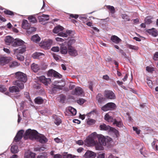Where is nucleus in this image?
<instances>
[{
    "label": "nucleus",
    "mask_w": 158,
    "mask_h": 158,
    "mask_svg": "<svg viewBox=\"0 0 158 158\" xmlns=\"http://www.w3.org/2000/svg\"><path fill=\"white\" fill-rule=\"evenodd\" d=\"M10 76L12 77H14L17 79V80L13 82V85L18 86L20 89L24 88V84L22 82L25 83L27 81V77L25 74L18 72L11 74Z\"/></svg>",
    "instance_id": "obj_1"
},
{
    "label": "nucleus",
    "mask_w": 158,
    "mask_h": 158,
    "mask_svg": "<svg viewBox=\"0 0 158 158\" xmlns=\"http://www.w3.org/2000/svg\"><path fill=\"white\" fill-rule=\"evenodd\" d=\"M98 135L96 132L92 133L84 140L85 144L88 146H94L95 144V139L98 138Z\"/></svg>",
    "instance_id": "obj_2"
},
{
    "label": "nucleus",
    "mask_w": 158,
    "mask_h": 158,
    "mask_svg": "<svg viewBox=\"0 0 158 158\" xmlns=\"http://www.w3.org/2000/svg\"><path fill=\"white\" fill-rule=\"evenodd\" d=\"M38 133L35 130H31V129L27 130L25 133L24 138L26 139L29 138L30 139H36L37 137Z\"/></svg>",
    "instance_id": "obj_3"
},
{
    "label": "nucleus",
    "mask_w": 158,
    "mask_h": 158,
    "mask_svg": "<svg viewBox=\"0 0 158 158\" xmlns=\"http://www.w3.org/2000/svg\"><path fill=\"white\" fill-rule=\"evenodd\" d=\"M98 141L101 143L104 146H106L108 142L111 141L112 139L108 136L105 137L102 135H98Z\"/></svg>",
    "instance_id": "obj_4"
},
{
    "label": "nucleus",
    "mask_w": 158,
    "mask_h": 158,
    "mask_svg": "<svg viewBox=\"0 0 158 158\" xmlns=\"http://www.w3.org/2000/svg\"><path fill=\"white\" fill-rule=\"evenodd\" d=\"M52 43V41L51 40H48L45 41H42L40 44V46L42 48L47 49L49 48Z\"/></svg>",
    "instance_id": "obj_5"
},
{
    "label": "nucleus",
    "mask_w": 158,
    "mask_h": 158,
    "mask_svg": "<svg viewBox=\"0 0 158 158\" xmlns=\"http://www.w3.org/2000/svg\"><path fill=\"white\" fill-rule=\"evenodd\" d=\"M115 104L113 102H109L103 106L102 108V109L104 111L109 110H112L115 108Z\"/></svg>",
    "instance_id": "obj_6"
},
{
    "label": "nucleus",
    "mask_w": 158,
    "mask_h": 158,
    "mask_svg": "<svg viewBox=\"0 0 158 158\" xmlns=\"http://www.w3.org/2000/svg\"><path fill=\"white\" fill-rule=\"evenodd\" d=\"M104 96L108 99H114L116 98L114 94L110 90H105L104 92Z\"/></svg>",
    "instance_id": "obj_7"
},
{
    "label": "nucleus",
    "mask_w": 158,
    "mask_h": 158,
    "mask_svg": "<svg viewBox=\"0 0 158 158\" xmlns=\"http://www.w3.org/2000/svg\"><path fill=\"white\" fill-rule=\"evenodd\" d=\"M12 60L10 57L1 56L0 57V64L4 65L8 63Z\"/></svg>",
    "instance_id": "obj_8"
},
{
    "label": "nucleus",
    "mask_w": 158,
    "mask_h": 158,
    "mask_svg": "<svg viewBox=\"0 0 158 158\" xmlns=\"http://www.w3.org/2000/svg\"><path fill=\"white\" fill-rule=\"evenodd\" d=\"M47 74L48 77L53 76L55 77L59 78H61V75L58 72L52 69L49 70Z\"/></svg>",
    "instance_id": "obj_9"
},
{
    "label": "nucleus",
    "mask_w": 158,
    "mask_h": 158,
    "mask_svg": "<svg viewBox=\"0 0 158 158\" xmlns=\"http://www.w3.org/2000/svg\"><path fill=\"white\" fill-rule=\"evenodd\" d=\"M96 153L92 151L88 150L83 156V158H95Z\"/></svg>",
    "instance_id": "obj_10"
},
{
    "label": "nucleus",
    "mask_w": 158,
    "mask_h": 158,
    "mask_svg": "<svg viewBox=\"0 0 158 158\" xmlns=\"http://www.w3.org/2000/svg\"><path fill=\"white\" fill-rule=\"evenodd\" d=\"M68 53L69 55L73 56H76L78 54L77 51L73 46L69 47Z\"/></svg>",
    "instance_id": "obj_11"
},
{
    "label": "nucleus",
    "mask_w": 158,
    "mask_h": 158,
    "mask_svg": "<svg viewBox=\"0 0 158 158\" xmlns=\"http://www.w3.org/2000/svg\"><path fill=\"white\" fill-rule=\"evenodd\" d=\"M39 80L45 85H48L51 83V79L46 78L44 76H43L39 77Z\"/></svg>",
    "instance_id": "obj_12"
},
{
    "label": "nucleus",
    "mask_w": 158,
    "mask_h": 158,
    "mask_svg": "<svg viewBox=\"0 0 158 158\" xmlns=\"http://www.w3.org/2000/svg\"><path fill=\"white\" fill-rule=\"evenodd\" d=\"M26 51V47L25 46L19 47L17 49L14 50V54H21L23 53Z\"/></svg>",
    "instance_id": "obj_13"
},
{
    "label": "nucleus",
    "mask_w": 158,
    "mask_h": 158,
    "mask_svg": "<svg viewBox=\"0 0 158 158\" xmlns=\"http://www.w3.org/2000/svg\"><path fill=\"white\" fill-rule=\"evenodd\" d=\"M36 139H37L40 142L42 143H44L48 141L47 139L43 135L39 134Z\"/></svg>",
    "instance_id": "obj_14"
},
{
    "label": "nucleus",
    "mask_w": 158,
    "mask_h": 158,
    "mask_svg": "<svg viewBox=\"0 0 158 158\" xmlns=\"http://www.w3.org/2000/svg\"><path fill=\"white\" fill-rule=\"evenodd\" d=\"M24 132V131L23 130H21L19 131L15 136L14 140L16 142L19 141L22 138Z\"/></svg>",
    "instance_id": "obj_15"
},
{
    "label": "nucleus",
    "mask_w": 158,
    "mask_h": 158,
    "mask_svg": "<svg viewBox=\"0 0 158 158\" xmlns=\"http://www.w3.org/2000/svg\"><path fill=\"white\" fill-rule=\"evenodd\" d=\"M24 43V42L22 40L16 39L14 40V42L12 43L13 46L15 47L20 46L23 45Z\"/></svg>",
    "instance_id": "obj_16"
},
{
    "label": "nucleus",
    "mask_w": 158,
    "mask_h": 158,
    "mask_svg": "<svg viewBox=\"0 0 158 158\" xmlns=\"http://www.w3.org/2000/svg\"><path fill=\"white\" fill-rule=\"evenodd\" d=\"M14 40L11 37L8 36L6 37L4 40L6 44L8 45H11L13 46L12 43H13Z\"/></svg>",
    "instance_id": "obj_17"
},
{
    "label": "nucleus",
    "mask_w": 158,
    "mask_h": 158,
    "mask_svg": "<svg viewBox=\"0 0 158 158\" xmlns=\"http://www.w3.org/2000/svg\"><path fill=\"white\" fill-rule=\"evenodd\" d=\"M110 40L113 43L116 44H118L121 41V40L117 36L115 35L111 36L110 38Z\"/></svg>",
    "instance_id": "obj_18"
},
{
    "label": "nucleus",
    "mask_w": 158,
    "mask_h": 158,
    "mask_svg": "<svg viewBox=\"0 0 158 158\" xmlns=\"http://www.w3.org/2000/svg\"><path fill=\"white\" fill-rule=\"evenodd\" d=\"M83 91L80 87H77L75 89V90L73 92V94L76 95H80L83 94Z\"/></svg>",
    "instance_id": "obj_19"
},
{
    "label": "nucleus",
    "mask_w": 158,
    "mask_h": 158,
    "mask_svg": "<svg viewBox=\"0 0 158 158\" xmlns=\"http://www.w3.org/2000/svg\"><path fill=\"white\" fill-rule=\"evenodd\" d=\"M60 52L62 54H66L68 52V48L66 46H65V45L63 44L60 47Z\"/></svg>",
    "instance_id": "obj_20"
},
{
    "label": "nucleus",
    "mask_w": 158,
    "mask_h": 158,
    "mask_svg": "<svg viewBox=\"0 0 158 158\" xmlns=\"http://www.w3.org/2000/svg\"><path fill=\"white\" fill-rule=\"evenodd\" d=\"M112 113L109 112L105 116V119L108 122H111L114 121V119L111 116Z\"/></svg>",
    "instance_id": "obj_21"
},
{
    "label": "nucleus",
    "mask_w": 158,
    "mask_h": 158,
    "mask_svg": "<svg viewBox=\"0 0 158 158\" xmlns=\"http://www.w3.org/2000/svg\"><path fill=\"white\" fill-rule=\"evenodd\" d=\"M39 21L40 22L48 21L49 20V16L48 15H43L38 17Z\"/></svg>",
    "instance_id": "obj_22"
},
{
    "label": "nucleus",
    "mask_w": 158,
    "mask_h": 158,
    "mask_svg": "<svg viewBox=\"0 0 158 158\" xmlns=\"http://www.w3.org/2000/svg\"><path fill=\"white\" fill-rule=\"evenodd\" d=\"M100 128L101 130H105L108 131H110L112 127L109 126H107L104 124L101 125L100 126Z\"/></svg>",
    "instance_id": "obj_23"
},
{
    "label": "nucleus",
    "mask_w": 158,
    "mask_h": 158,
    "mask_svg": "<svg viewBox=\"0 0 158 158\" xmlns=\"http://www.w3.org/2000/svg\"><path fill=\"white\" fill-rule=\"evenodd\" d=\"M103 146L102 143L99 141V143H98L96 141L95 144L94 145V146H95L96 149L97 150H103L104 148L103 147Z\"/></svg>",
    "instance_id": "obj_24"
},
{
    "label": "nucleus",
    "mask_w": 158,
    "mask_h": 158,
    "mask_svg": "<svg viewBox=\"0 0 158 158\" xmlns=\"http://www.w3.org/2000/svg\"><path fill=\"white\" fill-rule=\"evenodd\" d=\"M30 27V24L28 23V21L26 19L23 20L22 24V27L24 29H28Z\"/></svg>",
    "instance_id": "obj_25"
},
{
    "label": "nucleus",
    "mask_w": 158,
    "mask_h": 158,
    "mask_svg": "<svg viewBox=\"0 0 158 158\" xmlns=\"http://www.w3.org/2000/svg\"><path fill=\"white\" fill-rule=\"evenodd\" d=\"M40 67L38 64L34 63H33L31 65V69L35 72H36L40 69Z\"/></svg>",
    "instance_id": "obj_26"
},
{
    "label": "nucleus",
    "mask_w": 158,
    "mask_h": 158,
    "mask_svg": "<svg viewBox=\"0 0 158 158\" xmlns=\"http://www.w3.org/2000/svg\"><path fill=\"white\" fill-rule=\"evenodd\" d=\"M147 31L150 35L155 37L156 36L158 35L157 31L154 28L148 30Z\"/></svg>",
    "instance_id": "obj_27"
},
{
    "label": "nucleus",
    "mask_w": 158,
    "mask_h": 158,
    "mask_svg": "<svg viewBox=\"0 0 158 158\" xmlns=\"http://www.w3.org/2000/svg\"><path fill=\"white\" fill-rule=\"evenodd\" d=\"M9 90L11 93H17L19 92L20 90L19 88L16 86H13L10 87L9 88Z\"/></svg>",
    "instance_id": "obj_28"
},
{
    "label": "nucleus",
    "mask_w": 158,
    "mask_h": 158,
    "mask_svg": "<svg viewBox=\"0 0 158 158\" xmlns=\"http://www.w3.org/2000/svg\"><path fill=\"white\" fill-rule=\"evenodd\" d=\"M40 56L44 57V54L38 52H36L33 53L32 55V57L34 59L40 58H41Z\"/></svg>",
    "instance_id": "obj_29"
},
{
    "label": "nucleus",
    "mask_w": 158,
    "mask_h": 158,
    "mask_svg": "<svg viewBox=\"0 0 158 158\" xmlns=\"http://www.w3.org/2000/svg\"><path fill=\"white\" fill-rule=\"evenodd\" d=\"M41 38L38 35H33L31 38V40L34 42L38 43L40 41Z\"/></svg>",
    "instance_id": "obj_30"
},
{
    "label": "nucleus",
    "mask_w": 158,
    "mask_h": 158,
    "mask_svg": "<svg viewBox=\"0 0 158 158\" xmlns=\"http://www.w3.org/2000/svg\"><path fill=\"white\" fill-rule=\"evenodd\" d=\"M64 28L62 27L59 25L55 27L53 30V32L54 33H57L60 31H62Z\"/></svg>",
    "instance_id": "obj_31"
},
{
    "label": "nucleus",
    "mask_w": 158,
    "mask_h": 158,
    "mask_svg": "<svg viewBox=\"0 0 158 158\" xmlns=\"http://www.w3.org/2000/svg\"><path fill=\"white\" fill-rule=\"evenodd\" d=\"M11 152L13 153H16L19 152L18 147L16 145H11L10 149Z\"/></svg>",
    "instance_id": "obj_32"
},
{
    "label": "nucleus",
    "mask_w": 158,
    "mask_h": 158,
    "mask_svg": "<svg viewBox=\"0 0 158 158\" xmlns=\"http://www.w3.org/2000/svg\"><path fill=\"white\" fill-rule=\"evenodd\" d=\"M71 32V31L68 30L66 31V33L60 32L58 33V35L60 36L63 37H67L68 36V34L69 35H70Z\"/></svg>",
    "instance_id": "obj_33"
},
{
    "label": "nucleus",
    "mask_w": 158,
    "mask_h": 158,
    "mask_svg": "<svg viewBox=\"0 0 158 158\" xmlns=\"http://www.w3.org/2000/svg\"><path fill=\"white\" fill-rule=\"evenodd\" d=\"M20 65V64L16 61H13L9 64V66L11 68L17 67Z\"/></svg>",
    "instance_id": "obj_34"
},
{
    "label": "nucleus",
    "mask_w": 158,
    "mask_h": 158,
    "mask_svg": "<svg viewBox=\"0 0 158 158\" xmlns=\"http://www.w3.org/2000/svg\"><path fill=\"white\" fill-rule=\"evenodd\" d=\"M28 19L32 23H35L37 22L35 17L33 15L29 16Z\"/></svg>",
    "instance_id": "obj_35"
},
{
    "label": "nucleus",
    "mask_w": 158,
    "mask_h": 158,
    "mask_svg": "<svg viewBox=\"0 0 158 158\" xmlns=\"http://www.w3.org/2000/svg\"><path fill=\"white\" fill-rule=\"evenodd\" d=\"M35 101L36 103L38 104H41L43 103L44 100L41 97H38L35 99Z\"/></svg>",
    "instance_id": "obj_36"
},
{
    "label": "nucleus",
    "mask_w": 158,
    "mask_h": 158,
    "mask_svg": "<svg viewBox=\"0 0 158 158\" xmlns=\"http://www.w3.org/2000/svg\"><path fill=\"white\" fill-rule=\"evenodd\" d=\"M96 122V121L94 119L88 118L86 120L87 123L89 125L94 124Z\"/></svg>",
    "instance_id": "obj_37"
},
{
    "label": "nucleus",
    "mask_w": 158,
    "mask_h": 158,
    "mask_svg": "<svg viewBox=\"0 0 158 158\" xmlns=\"http://www.w3.org/2000/svg\"><path fill=\"white\" fill-rule=\"evenodd\" d=\"M68 110L73 115H75L76 114V110L72 107H69L68 108Z\"/></svg>",
    "instance_id": "obj_38"
},
{
    "label": "nucleus",
    "mask_w": 158,
    "mask_h": 158,
    "mask_svg": "<svg viewBox=\"0 0 158 158\" xmlns=\"http://www.w3.org/2000/svg\"><path fill=\"white\" fill-rule=\"evenodd\" d=\"M96 100L98 101V102L100 103L102 102L104 99L102 95L100 94H98L96 97Z\"/></svg>",
    "instance_id": "obj_39"
},
{
    "label": "nucleus",
    "mask_w": 158,
    "mask_h": 158,
    "mask_svg": "<svg viewBox=\"0 0 158 158\" xmlns=\"http://www.w3.org/2000/svg\"><path fill=\"white\" fill-rule=\"evenodd\" d=\"M27 29V32L29 34H30L32 32L35 31L36 30V29L35 28L32 27H29Z\"/></svg>",
    "instance_id": "obj_40"
},
{
    "label": "nucleus",
    "mask_w": 158,
    "mask_h": 158,
    "mask_svg": "<svg viewBox=\"0 0 158 158\" xmlns=\"http://www.w3.org/2000/svg\"><path fill=\"white\" fill-rule=\"evenodd\" d=\"M106 8L109 10L111 14H113L115 13V9L113 6H106Z\"/></svg>",
    "instance_id": "obj_41"
},
{
    "label": "nucleus",
    "mask_w": 158,
    "mask_h": 158,
    "mask_svg": "<svg viewBox=\"0 0 158 158\" xmlns=\"http://www.w3.org/2000/svg\"><path fill=\"white\" fill-rule=\"evenodd\" d=\"M75 41H76L75 39H72L70 40L67 43L68 47L69 48V46H72L71 45L75 43Z\"/></svg>",
    "instance_id": "obj_42"
},
{
    "label": "nucleus",
    "mask_w": 158,
    "mask_h": 158,
    "mask_svg": "<svg viewBox=\"0 0 158 158\" xmlns=\"http://www.w3.org/2000/svg\"><path fill=\"white\" fill-rule=\"evenodd\" d=\"M114 124H116V126L120 127H122L123 125V123L121 121L118 122L116 120H115L113 123Z\"/></svg>",
    "instance_id": "obj_43"
},
{
    "label": "nucleus",
    "mask_w": 158,
    "mask_h": 158,
    "mask_svg": "<svg viewBox=\"0 0 158 158\" xmlns=\"http://www.w3.org/2000/svg\"><path fill=\"white\" fill-rule=\"evenodd\" d=\"M55 123L57 125H59L61 123V119L58 117H56L54 121Z\"/></svg>",
    "instance_id": "obj_44"
},
{
    "label": "nucleus",
    "mask_w": 158,
    "mask_h": 158,
    "mask_svg": "<svg viewBox=\"0 0 158 158\" xmlns=\"http://www.w3.org/2000/svg\"><path fill=\"white\" fill-rule=\"evenodd\" d=\"M110 131H112L114 132L115 134L116 137H118L119 136V134L118 131L115 129L114 128L112 127Z\"/></svg>",
    "instance_id": "obj_45"
},
{
    "label": "nucleus",
    "mask_w": 158,
    "mask_h": 158,
    "mask_svg": "<svg viewBox=\"0 0 158 158\" xmlns=\"http://www.w3.org/2000/svg\"><path fill=\"white\" fill-rule=\"evenodd\" d=\"M128 47L131 49H133L135 50H138V48L137 46L131 44L128 45Z\"/></svg>",
    "instance_id": "obj_46"
},
{
    "label": "nucleus",
    "mask_w": 158,
    "mask_h": 158,
    "mask_svg": "<svg viewBox=\"0 0 158 158\" xmlns=\"http://www.w3.org/2000/svg\"><path fill=\"white\" fill-rule=\"evenodd\" d=\"M86 101V100L84 99L80 98L77 100V102L79 104L81 105L85 103Z\"/></svg>",
    "instance_id": "obj_47"
},
{
    "label": "nucleus",
    "mask_w": 158,
    "mask_h": 158,
    "mask_svg": "<svg viewBox=\"0 0 158 158\" xmlns=\"http://www.w3.org/2000/svg\"><path fill=\"white\" fill-rule=\"evenodd\" d=\"M16 55L17 58L20 61H23L24 59V57L23 56H20L19 54H15Z\"/></svg>",
    "instance_id": "obj_48"
},
{
    "label": "nucleus",
    "mask_w": 158,
    "mask_h": 158,
    "mask_svg": "<svg viewBox=\"0 0 158 158\" xmlns=\"http://www.w3.org/2000/svg\"><path fill=\"white\" fill-rule=\"evenodd\" d=\"M145 21L146 23L149 24L152 22L151 18L150 17H147L145 19Z\"/></svg>",
    "instance_id": "obj_49"
},
{
    "label": "nucleus",
    "mask_w": 158,
    "mask_h": 158,
    "mask_svg": "<svg viewBox=\"0 0 158 158\" xmlns=\"http://www.w3.org/2000/svg\"><path fill=\"white\" fill-rule=\"evenodd\" d=\"M4 13L6 15H14V13L8 10H6L4 11Z\"/></svg>",
    "instance_id": "obj_50"
},
{
    "label": "nucleus",
    "mask_w": 158,
    "mask_h": 158,
    "mask_svg": "<svg viewBox=\"0 0 158 158\" xmlns=\"http://www.w3.org/2000/svg\"><path fill=\"white\" fill-rule=\"evenodd\" d=\"M121 16L122 18L124 19L125 21H128L130 20V18L128 16L125 14H122Z\"/></svg>",
    "instance_id": "obj_51"
},
{
    "label": "nucleus",
    "mask_w": 158,
    "mask_h": 158,
    "mask_svg": "<svg viewBox=\"0 0 158 158\" xmlns=\"http://www.w3.org/2000/svg\"><path fill=\"white\" fill-rule=\"evenodd\" d=\"M133 129L134 131H135L136 133L138 134L139 135L140 134L141 131L140 130L138 129L137 127H133Z\"/></svg>",
    "instance_id": "obj_52"
},
{
    "label": "nucleus",
    "mask_w": 158,
    "mask_h": 158,
    "mask_svg": "<svg viewBox=\"0 0 158 158\" xmlns=\"http://www.w3.org/2000/svg\"><path fill=\"white\" fill-rule=\"evenodd\" d=\"M145 151V148H142L140 149V152L144 157H146L148 156V155L146 152H144V153H143V152Z\"/></svg>",
    "instance_id": "obj_53"
},
{
    "label": "nucleus",
    "mask_w": 158,
    "mask_h": 158,
    "mask_svg": "<svg viewBox=\"0 0 158 158\" xmlns=\"http://www.w3.org/2000/svg\"><path fill=\"white\" fill-rule=\"evenodd\" d=\"M75 157L74 155L70 154H66L63 156V158H73Z\"/></svg>",
    "instance_id": "obj_54"
},
{
    "label": "nucleus",
    "mask_w": 158,
    "mask_h": 158,
    "mask_svg": "<svg viewBox=\"0 0 158 158\" xmlns=\"http://www.w3.org/2000/svg\"><path fill=\"white\" fill-rule=\"evenodd\" d=\"M60 49L58 47H53L51 48L52 51L56 52H58L60 51Z\"/></svg>",
    "instance_id": "obj_55"
},
{
    "label": "nucleus",
    "mask_w": 158,
    "mask_h": 158,
    "mask_svg": "<svg viewBox=\"0 0 158 158\" xmlns=\"http://www.w3.org/2000/svg\"><path fill=\"white\" fill-rule=\"evenodd\" d=\"M69 15L70 16L69 19H71V18H74L75 19H77L79 17V15L77 14H69Z\"/></svg>",
    "instance_id": "obj_56"
},
{
    "label": "nucleus",
    "mask_w": 158,
    "mask_h": 158,
    "mask_svg": "<svg viewBox=\"0 0 158 158\" xmlns=\"http://www.w3.org/2000/svg\"><path fill=\"white\" fill-rule=\"evenodd\" d=\"M146 70L148 72H152L154 71L153 68L150 66H147L146 68Z\"/></svg>",
    "instance_id": "obj_57"
},
{
    "label": "nucleus",
    "mask_w": 158,
    "mask_h": 158,
    "mask_svg": "<svg viewBox=\"0 0 158 158\" xmlns=\"http://www.w3.org/2000/svg\"><path fill=\"white\" fill-rule=\"evenodd\" d=\"M47 157V154L46 153H42L37 156V158H46Z\"/></svg>",
    "instance_id": "obj_58"
},
{
    "label": "nucleus",
    "mask_w": 158,
    "mask_h": 158,
    "mask_svg": "<svg viewBox=\"0 0 158 158\" xmlns=\"http://www.w3.org/2000/svg\"><path fill=\"white\" fill-rule=\"evenodd\" d=\"M7 90V89L3 86H0V92H3Z\"/></svg>",
    "instance_id": "obj_59"
},
{
    "label": "nucleus",
    "mask_w": 158,
    "mask_h": 158,
    "mask_svg": "<svg viewBox=\"0 0 158 158\" xmlns=\"http://www.w3.org/2000/svg\"><path fill=\"white\" fill-rule=\"evenodd\" d=\"M105 154L104 153H102L99 154L97 157V158H105Z\"/></svg>",
    "instance_id": "obj_60"
},
{
    "label": "nucleus",
    "mask_w": 158,
    "mask_h": 158,
    "mask_svg": "<svg viewBox=\"0 0 158 158\" xmlns=\"http://www.w3.org/2000/svg\"><path fill=\"white\" fill-rule=\"evenodd\" d=\"M60 98V102H63L65 99V97L62 95H61L59 98Z\"/></svg>",
    "instance_id": "obj_61"
},
{
    "label": "nucleus",
    "mask_w": 158,
    "mask_h": 158,
    "mask_svg": "<svg viewBox=\"0 0 158 158\" xmlns=\"http://www.w3.org/2000/svg\"><path fill=\"white\" fill-rule=\"evenodd\" d=\"M153 59L155 60H158V52H156L155 53Z\"/></svg>",
    "instance_id": "obj_62"
},
{
    "label": "nucleus",
    "mask_w": 158,
    "mask_h": 158,
    "mask_svg": "<svg viewBox=\"0 0 158 158\" xmlns=\"http://www.w3.org/2000/svg\"><path fill=\"white\" fill-rule=\"evenodd\" d=\"M24 158H30V152H25L24 154Z\"/></svg>",
    "instance_id": "obj_63"
},
{
    "label": "nucleus",
    "mask_w": 158,
    "mask_h": 158,
    "mask_svg": "<svg viewBox=\"0 0 158 158\" xmlns=\"http://www.w3.org/2000/svg\"><path fill=\"white\" fill-rule=\"evenodd\" d=\"M62 155L59 154H56L54 156V158H62Z\"/></svg>",
    "instance_id": "obj_64"
}]
</instances>
